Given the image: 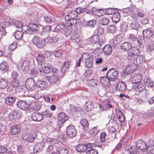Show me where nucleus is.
<instances>
[{
	"mask_svg": "<svg viewBox=\"0 0 154 154\" xmlns=\"http://www.w3.org/2000/svg\"><path fill=\"white\" fill-rule=\"evenodd\" d=\"M20 117V113L17 110H14L12 111L10 113L9 116V119L11 120L19 119Z\"/></svg>",
	"mask_w": 154,
	"mask_h": 154,
	"instance_id": "obj_15",
	"label": "nucleus"
},
{
	"mask_svg": "<svg viewBox=\"0 0 154 154\" xmlns=\"http://www.w3.org/2000/svg\"><path fill=\"white\" fill-rule=\"evenodd\" d=\"M25 85L26 88L29 91H32L36 89L35 79H33L32 78L28 79L26 81Z\"/></svg>",
	"mask_w": 154,
	"mask_h": 154,
	"instance_id": "obj_6",
	"label": "nucleus"
},
{
	"mask_svg": "<svg viewBox=\"0 0 154 154\" xmlns=\"http://www.w3.org/2000/svg\"><path fill=\"white\" fill-rule=\"evenodd\" d=\"M72 65V63L70 61H67L65 62L64 64H63L61 69V71L62 72H64L66 70L64 69L65 67L66 68V69L67 70L70 67V66Z\"/></svg>",
	"mask_w": 154,
	"mask_h": 154,
	"instance_id": "obj_45",
	"label": "nucleus"
},
{
	"mask_svg": "<svg viewBox=\"0 0 154 154\" xmlns=\"http://www.w3.org/2000/svg\"><path fill=\"white\" fill-rule=\"evenodd\" d=\"M22 32H24L26 34H30L31 33V30L30 29V27H29V26L28 25H24L22 26Z\"/></svg>",
	"mask_w": 154,
	"mask_h": 154,
	"instance_id": "obj_44",
	"label": "nucleus"
},
{
	"mask_svg": "<svg viewBox=\"0 0 154 154\" xmlns=\"http://www.w3.org/2000/svg\"><path fill=\"white\" fill-rule=\"evenodd\" d=\"M131 48V44L129 42H125L120 47L121 49L124 51L128 50Z\"/></svg>",
	"mask_w": 154,
	"mask_h": 154,
	"instance_id": "obj_26",
	"label": "nucleus"
},
{
	"mask_svg": "<svg viewBox=\"0 0 154 154\" xmlns=\"http://www.w3.org/2000/svg\"><path fill=\"white\" fill-rule=\"evenodd\" d=\"M51 27L48 26L43 28V31L41 33V35H43L46 33H48L51 31Z\"/></svg>",
	"mask_w": 154,
	"mask_h": 154,
	"instance_id": "obj_56",
	"label": "nucleus"
},
{
	"mask_svg": "<svg viewBox=\"0 0 154 154\" xmlns=\"http://www.w3.org/2000/svg\"><path fill=\"white\" fill-rule=\"evenodd\" d=\"M9 82L7 79L1 78L0 79V89H4L8 85Z\"/></svg>",
	"mask_w": 154,
	"mask_h": 154,
	"instance_id": "obj_22",
	"label": "nucleus"
},
{
	"mask_svg": "<svg viewBox=\"0 0 154 154\" xmlns=\"http://www.w3.org/2000/svg\"><path fill=\"white\" fill-rule=\"evenodd\" d=\"M109 23V20L108 18L104 17L102 18L100 21V24L103 26L106 25Z\"/></svg>",
	"mask_w": 154,
	"mask_h": 154,
	"instance_id": "obj_57",
	"label": "nucleus"
},
{
	"mask_svg": "<svg viewBox=\"0 0 154 154\" xmlns=\"http://www.w3.org/2000/svg\"><path fill=\"white\" fill-rule=\"evenodd\" d=\"M86 150L88 149H93L94 147H98L100 148H102V145H96L94 143H87L85 144Z\"/></svg>",
	"mask_w": 154,
	"mask_h": 154,
	"instance_id": "obj_43",
	"label": "nucleus"
},
{
	"mask_svg": "<svg viewBox=\"0 0 154 154\" xmlns=\"http://www.w3.org/2000/svg\"><path fill=\"white\" fill-rule=\"evenodd\" d=\"M17 106L22 110H25L28 109L29 104L25 101L20 100L17 103Z\"/></svg>",
	"mask_w": 154,
	"mask_h": 154,
	"instance_id": "obj_17",
	"label": "nucleus"
},
{
	"mask_svg": "<svg viewBox=\"0 0 154 154\" xmlns=\"http://www.w3.org/2000/svg\"><path fill=\"white\" fill-rule=\"evenodd\" d=\"M45 58V56L42 54H39L36 57V59L38 63L41 65L44 62V60Z\"/></svg>",
	"mask_w": 154,
	"mask_h": 154,
	"instance_id": "obj_36",
	"label": "nucleus"
},
{
	"mask_svg": "<svg viewBox=\"0 0 154 154\" xmlns=\"http://www.w3.org/2000/svg\"><path fill=\"white\" fill-rule=\"evenodd\" d=\"M51 35L52 36L54 42H57L61 36L60 34H58L56 32H54L53 31L51 32Z\"/></svg>",
	"mask_w": 154,
	"mask_h": 154,
	"instance_id": "obj_38",
	"label": "nucleus"
},
{
	"mask_svg": "<svg viewBox=\"0 0 154 154\" xmlns=\"http://www.w3.org/2000/svg\"><path fill=\"white\" fill-rule=\"evenodd\" d=\"M153 30L150 28L143 30V37L146 38H149L153 35Z\"/></svg>",
	"mask_w": 154,
	"mask_h": 154,
	"instance_id": "obj_20",
	"label": "nucleus"
},
{
	"mask_svg": "<svg viewBox=\"0 0 154 154\" xmlns=\"http://www.w3.org/2000/svg\"><path fill=\"white\" fill-rule=\"evenodd\" d=\"M12 23H13L15 27L17 28H20L23 26L22 23L17 20H13L12 21Z\"/></svg>",
	"mask_w": 154,
	"mask_h": 154,
	"instance_id": "obj_59",
	"label": "nucleus"
},
{
	"mask_svg": "<svg viewBox=\"0 0 154 154\" xmlns=\"http://www.w3.org/2000/svg\"><path fill=\"white\" fill-rule=\"evenodd\" d=\"M106 75V78L108 81L109 82L115 81L118 77V71L114 69H111L107 72Z\"/></svg>",
	"mask_w": 154,
	"mask_h": 154,
	"instance_id": "obj_5",
	"label": "nucleus"
},
{
	"mask_svg": "<svg viewBox=\"0 0 154 154\" xmlns=\"http://www.w3.org/2000/svg\"><path fill=\"white\" fill-rule=\"evenodd\" d=\"M8 68L7 64L5 62H2L0 64V70L3 71V72L7 71Z\"/></svg>",
	"mask_w": 154,
	"mask_h": 154,
	"instance_id": "obj_46",
	"label": "nucleus"
},
{
	"mask_svg": "<svg viewBox=\"0 0 154 154\" xmlns=\"http://www.w3.org/2000/svg\"><path fill=\"white\" fill-rule=\"evenodd\" d=\"M140 24L137 22L134 21L131 23L130 27L132 29L138 30L139 29Z\"/></svg>",
	"mask_w": 154,
	"mask_h": 154,
	"instance_id": "obj_47",
	"label": "nucleus"
},
{
	"mask_svg": "<svg viewBox=\"0 0 154 154\" xmlns=\"http://www.w3.org/2000/svg\"><path fill=\"white\" fill-rule=\"evenodd\" d=\"M134 87L136 91L139 92L142 91L145 89V85L143 83L139 82L138 84H136Z\"/></svg>",
	"mask_w": 154,
	"mask_h": 154,
	"instance_id": "obj_29",
	"label": "nucleus"
},
{
	"mask_svg": "<svg viewBox=\"0 0 154 154\" xmlns=\"http://www.w3.org/2000/svg\"><path fill=\"white\" fill-rule=\"evenodd\" d=\"M143 82L145 84V85L147 87L151 88H154V82L150 79L149 77L146 76L144 78Z\"/></svg>",
	"mask_w": 154,
	"mask_h": 154,
	"instance_id": "obj_16",
	"label": "nucleus"
},
{
	"mask_svg": "<svg viewBox=\"0 0 154 154\" xmlns=\"http://www.w3.org/2000/svg\"><path fill=\"white\" fill-rule=\"evenodd\" d=\"M57 152L58 154H68V151L67 149L64 148L57 150Z\"/></svg>",
	"mask_w": 154,
	"mask_h": 154,
	"instance_id": "obj_60",
	"label": "nucleus"
},
{
	"mask_svg": "<svg viewBox=\"0 0 154 154\" xmlns=\"http://www.w3.org/2000/svg\"><path fill=\"white\" fill-rule=\"evenodd\" d=\"M105 14L104 9H96L95 10L94 14L98 16H101Z\"/></svg>",
	"mask_w": 154,
	"mask_h": 154,
	"instance_id": "obj_50",
	"label": "nucleus"
},
{
	"mask_svg": "<svg viewBox=\"0 0 154 154\" xmlns=\"http://www.w3.org/2000/svg\"><path fill=\"white\" fill-rule=\"evenodd\" d=\"M116 113L120 122H123L124 120L125 116L123 115L121 110L119 109H116Z\"/></svg>",
	"mask_w": 154,
	"mask_h": 154,
	"instance_id": "obj_23",
	"label": "nucleus"
},
{
	"mask_svg": "<svg viewBox=\"0 0 154 154\" xmlns=\"http://www.w3.org/2000/svg\"><path fill=\"white\" fill-rule=\"evenodd\" d=\"M29 62L27 60L24 61L22 63H19L18 65V68H21L23 71L26 72L28 71L29 68Z\"/></svg>",
	"mask_w": 154,
	"mask_h": 154,
	"instance_id": "obj_12",
	"label": "nucleus"
},
{
	"mask_svg": "<svg viewBox=\"0 0 154 154\" xmlns=\"http://www.w3.org/2000/svg\"><path fill=\"white\" fill-rule=\"evenodd\" d=\"M78 16L77 14L75 11H71L69 14L66 16V19H67V18L76 19Z\"/></svg>",
	"mask_w": 154,
	"mask_h": 154,
	"instance_id": "obj_48",
	"label": "nucleus"
},
{
	"mask_svg": "<svg viewBox=\"0 0 154 154\" xmlns=\"http://www.w3.org/2000/svg\"><path fill=\"white\" fill-rule=\"evenodd\" d=\"M99 36L97 35H95L88 39V42L90 44H94L98 40Z\"/></svg>",
	"mask_w": 154,
	"mask_h": 154,
	"instance_id": "obj_24",
	"label": "nucleus"
},
{
	"mask_svg": "<svg viewBox=\"0 0 154 154\" xmlns=\"http://www.w3.org/2000/svg\"><path fill=\"white\" fill-rule=\"evenodd\" d=\"M42 115L43 117L42 119L43 118H50L52 116V114L51 112H49V111L48 110H46L42 112Z\"/></svg>",
	"mask_w": 154,
	"mask_h": 154,
	"instance_id": "obj_53",
	"label": "nucleus"
},
{
	"mask_svg": "<svg viewBox=\"0 0 154 154\" xmlns=\"http://www.w3.org/2000/svg\"><path fill=\"white\" fill-rule=\"evenodd\" d=\"M30 29L31 30V34H35L39 29V27L35 24L32 23L29 24Z\"/></svg>",
	"mask_w": 154,
	"mask_h": 154,
	"instance_id": "obj_32",
	"label": "nucleus"
},
{
	"mask_svg": "<svg viewBox=\"0 0 154 154\" xmlns=\"http://www.w3.org/2000/svg\"><path fill=\"white\" fill-rule=\"evenodd\" d=\"M16 100L14 97H7L5 99V103L9 106L12 105Z\"/></svg>",
	"mask_w": 154,
	"mask_h": 154,
	"instance_id": "obj_25",
	"label": "nucleus"
},
{
	"mask_svg": "<svg viewBox=\"0 0 154 154\" xmlns=\"http://www.w3.org/2000/svg\"><path fill=\"white\" fill-rule=\"evenodd\" d=\"M105 14L109 15L114 14L116 11H117V8H108L104 9Z\"/></svg>",
	"mask_w": 154,
	"mask_h": 154,
	"instance_id": "obj_37",
	"label": "nucleus"
},
{
	"mask_svg": "<svg viewBox=\"0 0 154 154\" xmlns=\"http://www.w3.org/2000/svg\"><path fill=\"white\" fill-rule=\"evenodd\" d=\"M154 50V43L152 42L149 43L146 46V51L147 52H150Z\"/></svg>",
	"mask_w": 154,
	"mask_h": 154,
	"instance_id": "obj_51",
	"label": "nucleus"
},
{
	"mask_svg": "<svg viewBox=\"0 0 154 154\" xmlns=\"http://www.w3.org/2000/svg\"><path fill=\"white\" fill-rule=\"evenodd\" d=\"M20 131V127L19 125H14L12 126L10 131L11 134L15 135L18 133Z\"/></svg>",
	"mask_w": 154,
	"mask_h": 154,
	"instance_id": "obj_28",
	"label": "nucleus"
},
{
	"mask_svg": "<svg viewBox=\"0 0 154 154\" xmlns=\"http://www.w3.org/2000/svg\"><path fill=\"white\" fill-rule=\"evenodd\" d=\"M82 58L85 60V66L88 68H91L92 66L93 57L89 56L87 53H84L82 55Z\"/></svg>",
	"mask_w": 154,
	"mask_h": 154,
	"instance_id": "obj_8",
	"label": "nucleus"
},
{
	"mask_svg": "<svg viewBox=\"0 0 154 154\" xmlns=\"http://www.w3.org/2000/svg\"><path fill=\"white\" fill-rule=\"evenodd\" d=\"M55 21V19L53 16L44 17V21L47 24L53 23Z\"/></svg>",
	"mask_w": 154,
	"mask_h": 154,
	"instance_id": "obj_42",
	"label": "nucleus"
},
{
	"mask_svg": "<svg viewBox=\"0 0 154 154\" xmlns=\"http://www.w3.org/2000/svg\"><path fill=\"white\" fill-rule=\"evenodd\" d=\"M144 62V57L143 55H140L137 56L136 59L133 61V64L131 66L132 70L129 71L127 73H132L133 71L137 69L138 66Z\"/></svg>",
	"mask_w": 154,
	"mask_h": 154,
	"instance_id": "obj_3",
	"label": "nucleus"
},
{
	"mask_svg": "<svg viewBox=\"0 0 154 154\" xmlns=\"http://www.w3.org/2000/svg\"><path fill=\"white\" fill-rule=\"evenodd\" d=\"M131 51L132 52H133V53L136 56H137L138 55H139L140 53V49L137 47H133L132 48H131Z\"/></svg>",
	"mask_w": 154,
	"mask_h": 154,
	"instance_id": "obj_63",
	"label": "nucleus"
},
{
	"mask_svg": "<svg viewBox=\"0 0 154 154\" xmlns=\"http://www.w3.org/2000/svg\"><path fill=\"white\" fill-rule=\"evenodd\" d=\"M138 149L136 146H133L131 147V148L128 149L129 154H137V152Z\"/></svg>",
	"mask_w": 154,
	"mask_h": 154,
	"instance_id": "obj_54",
	"label": "nucleus"
},
{
	"mask_svg": "<svg viewBox=\"0 0 154 154\" xmlns=\"http://www.w3.org/2000/svg\"><path fill=\"white\" fill-rule=\"evenodd\" d=\"M66 20H67V21L66 23V24L67 23L66 26L67 27H71V26L76 23V19L73 18H67V19H66Z\"/></svg>",
	"mask_w": 154,
	"mask_h": 154,
	"instance_id": "obj_35",
	"label": "nucleus"
},
{
	"mask_svg": "<svg viewBox=\"0 0 154 154\" xmlns=\"http://www.w3.org/2000/svg\"><path fill=\"white\" fill-rule=\"evenodd\" d=\"M44 147V143L43 142L37 143L33 148L34 153H37L40 152Z\"/></svg>",
	"mask_w": 154,
	"mask_h": 154,
	"instance_id": "obj_19",
	"label": "nucleus"
},
{
	"mask_svg": "<svg viewBox=\"0 0 154 154\" xmlns=\"http://www.w3.org/2000/svg\"><path fill=\"white\" fill-rule=\"evenodd\" d=\"M104 54L106 55H110L112 53V48L109 45H105L103 48Z\"/></svg>",
	"mask_w": 154,
	"mask_h": 154,
	"instance_id": "obj_30",
	"label": "nucleus"
},
{
	"mask_svg": "<svg viewBox=\"0 0 154 154\" xmlns=\"http://www.w3.org/2000/svg\"><path fill=\"white\" fill-rule=\"evenodd\" d=\"M75 149L77 151L79 152H85L86 151L85 144H79L77 145Z\"/></svg>",
	"mask_w": 154,
	"mask_h": 154,
	"instance_id": "obj_40",
	"label": "nucleus"
},
{
	"mask_svg": "<svg viewBox=\"0 0 154 154\" xmlns=\"http://www.w3.org/2000/svg\"><path fill=\"white\" fill-rule=\"evenodd\" d=\"M59 78V76L58 74L56 72L53 73V75L49 77V80L50 82L53 83L57 81Z\"/></svg>",
	"mask_w": 154,
	"mask_h": 154,
	"instance_id": "obj_34",
	"label": "nucleus"
},
{
	"mask_svg": "<svg viewBox=\"0 0 154 154\" xmlns=\"http://www.w3.org/2000/svg\"><path fill=\"white\" fill-rule=\"evenodd\" d=\"M11 77L12 79L19 80L20 78V76L17 72L13 71L11 72Z\"/></svg>",
	"mask_w": 154,
	"mask_h": 154,
	"instance_id": "obj_52",
	"label": "nucleus"
},
{
	"mask_svg": "<svg viewBox=\"0 0 154 154\" xmlns=\"http://www.w3.org/2000/svg\"><path fill=\"white\" fill-rule=\"evenodd\" d=\"M19 80L12 79L11 82V85L13 87L15 88L18 86Z\"/></svg>",
	"mask_w": 154,
	"mask_h": 154,
	"instance_id": "obj_58",
	"label": "nucleus"
},
{
	"mask_svg": "<svg viewBox=\"0 0 154 154\" xmlns=\"http://www.w3.org/2000/svg\"><path fill=\"white\" fill-rule=\"evenodd\" d=\"M126 84L122 81L119 82L116 87V88L117 91L122 92L124 91L126 89Z\"/></svg>",
	"mask_w": 154,
	"mask_h": 154,
	"instance_id": "obj_18",
	"label": "nucleus"
},
{
	"mask_svg": "<svg viewBox=\"0 0 154 154\" xmlns=\"http://www.w3.org/2000/svg\"><path fill=\"white\" fill-rule=\"evenodd\" d=\"M77 131L74 125H70L66 127V134L69 138L75 137L76 135Z\"/></svg>",
	"mask_w": 154,
	"mask_h": 154,
	"instance_id": "obj_7",
	"label": "nucleus"
},
{
	"mask_svg": "<svg viewBox=\"0 0 154 154\" xmlns=\"http://www.w3.org/2000/svg\"><path fill=\"white\" fill-rule=\"evenodd\" d=\"M99 131V130L97 127H94L90 130L89 131V134L91 135H95L97 134Z\"/></svg>",
	"mask_w": 154,
	"mask_h": 154,
	"instance_id": "obj_55",
	"label": "nucleus"
},
{
	"mask_svg": "<svg viewBox=\"0 0 154 154\" xmlns=\"http://www.w3.org/2000/svg\"><path fill=\"white\" fill-rule=\"evenodd\" d=\"M39 72H43L45 74H48L51 72H52L53 68L49 64L45 65L41 68H38Z\"/></svg>",
	"mask_w": 154,
	"mask_h": 154,
	"instance_id": "obj_10",
	"label": "nucleus"
},
{
	"mask_svg": "<svg viewBox=\"0 0 154 154\" xmlns=\"http://www.w3.org/2000/svg\"><path fill=\"white\" fill-rule=\"evenodd\" d=\"M112 107V105L111 103L109 100H108L106 102H105L103 106L100 105H99V108L100 112L104 110H109Z\"/></svg>",
	"mask_w": 154,
	"mask_h": 154,
	"instance_id": "obj_14",
	"label": "nucleus"
},
{
	"mask_svg": "<svg viewBox=\"0 0 154 154\" xmlns=\"http://www.w3.org/2000/svg\"><path fill=\"white\" fill-rule=\"evenodd\" d=\"M128 38L133 42L137 41L139 44V46L140 48H142L143 47V45L142 44V40L141 39H137V35L133 34H128Z\"/></svg>",
	"mask_w": 154,
	"mask_h": 154,
	"instance_id": "obj_13",
	"label": "nucleus"
},
{
	"mask_svg": "<svg viewBox=\"0 0 154 154\" xmlns=\"http://www.w3.org/2000/svg\"><path fill=\"white\" fill-rule=\"evenodd\" d=\"M142 79V75L138 73L133 74L131 78V81L133 84H137Z\"/></svg>",
	"mask_w": 154,
	"mask_h": 154,
	"instance_id": "obj_11",
	"label": "nucleus"
},
{
	"mask_svg": "<svg viewBox=\"0 0 154 154\" xmlns=\"http://www.w3.org/2000/svg\"><path fill=\"white\" fill-rule=\"evenodd\" d=\"M58 119L59 121L63 122L66 121L68 119V116L64 112H60L58 115Z\"/></svg>",
	"mask_w": 154,
	"mask_h": 154,
	"instance_id": "obj_27",
	"label": "nucleus"
},
{
	"mask_svg": "<svg viewBox=\"0 0 154 154\" xmlns=\"http://www.w3.org/2000/svg\"><path fill=\"white\" fill-rule=\"evenodd\" d=\"M116 27L115 25H111L108 27V31L109 33H113L116 31Z\"/></svg>",
	"mask_w": 154,
	"mask_h": 154,
	"instance_id": "obj_61",
	"label": "nucleus"
},
{
	"mask_svg": "<svg viewBox=\"0 0 154 154\" xmlns=\"http://www.w3.org/2000/svg\"><path fill=\"white\" fill-rule=\"evenodd\" d=\"M38 72H39L38 69V70H35V69H32L30 70V73L32 76H33L34 78L33 79H35V77L37 78L36 75Z\"/></svg>",
	"mask_w": 154,
	"mask_h": 154,
	"instance_id": "obj_62",
	"label": "nucleus"
},
{
	"mask_svg": "<svg viewBox=\"0 0 154 154\" xmlns=\"http://www.w3.org/2000/svg\"><path fill=\"white\" fill-rule=\"evenodd\" d=\"M80 123L84 131H87L88 130L89 125L88 121L86 119H83L80 121Z\"/></svg>",
	"mask_w": 154,
	"mask_h": 154,
	"instance_id": "obj_41",
	"label": "nucleus"
},
{
	"mask_svg": "<svg viewBox=\"0 0 154 154\" xmlns=\"http://www.w3.org/2000/svg\"><path fill=\"white\" fill-rule=\"evenodd\" d=\"M35 80L36 89L39 91L40 90H44L47 89L48 87V82L45 81L41 80L38 79L36 77H35Z\"/></svg>",
	"mask_w": 154,
	"mask_h": 154,
	"instance_id": "obj_2",
	"label": "nucleus"
},
{
	"mask_svg": "<svg viewBox=\"0 0 154 154\" xmlns=\"http://www.w3.org/2000/svg\"><path fill=\"white\" fill-rule=\"evenodd\" d=\"M42 115L38 112L33 113L32 115V118L33 120L38 122L42 119Z\"/></svg>",
	"mask_w": 154,
	"mask_h": 154,
	"instance_id": "obj_21",
	"label": "nucleus"
},
{
	"mask_svg": "<svg viewBox=\"0 0 154 154\" xmlns=\"http://www.w3.org/2000/svg\"><path fill=\"white\" fill-rule=\"evenodd\" d=\"M23 35V32L19 30L16 31L14 34V37L17 39H20L22 38Z\"/></svg>",
	"mask_w": 154,
	"mask_h": 154,
	"instance_id": "obj_49",
	"label": "nucleus"
},
{
	"mask_svg": "<svg viewBox=\"0 0 154 154\" xmlns=\"http://www.w3.org/2000/svg\"><path fill=\"white\" fill-rule=\"evenodd\" d=\"M136 146L137 148L142 151L145 152L148 150L147 146L145 143L141 140H139L136 143Z\"/></svg>",
	"mask_w": 154,
	"mask_h": 154,
	"instance_id": "obj_9",
	"label": "nucleus"
},
{
	"mask_svg": "<svg viewBox=\"0 0 154 154\" xmlns=\"http://www.w3.org/2000/svg\"><path fill=\"white\" fill-rule=\"evenodd\" d=\"M93 102L90 101H87L85 104V109L87 112H89L93 109L94 107Z\"/></svg>",
	"mask_w": 154,
	"mask_h": 154,
	"instance_id": "obj_33",
	"label": "nucleus"
},
{
	"mask_svg": "<svg viewBox=\"0 0 154 154\" xmlns=\"http://www.w3.org/2000/svg\"><path fill=\"white\" fill-rule=\"evenodd\" d=\"M96 21L94 20H91L88 21L85 24V26L86 27L89 28H94L95 25Z\"/></svg>",
	"mask_w": 154,
	"mask_h": 154,
	"instance_id": "obj_39",
	"label": "nucleus"
},
{
	"mask_svg": "<svg viewBox=\"0 0 154 154\" xmlns=\"http://www.w3.org/2000/svg\"><path fill=\"white\" fill-rule=\"evenodd\" d=\"M36 137L35 133L33 131L29 133H23L21 135V138L23 141L28 143L33 142Z\"/></svg>",
	"mask_w": 154,
	"mask_h": 154,
	"instance_id": "obj_1",
	"label": "nucleus"
},
{
	"mask_svg": "<svg viewBox=\"0 0 154 154\" xmlns=\"http://www.w3.org/2000/svg\"><path fill=\"white\" fill-rule=\"evenodd\" d=\"M98 151L93 149H88L86 152V154H98Z\"/></svg>",
	"mask_w": 154,
	"mask_h": 154,
	"instance_id": "obj_64",
	"label": "nucleus"
},
{
	"mask_svg": "<svg viewBox=\"0 0 154 154\" xmlns=\"http://www.w3.org/2000/svg\"><path fill=\"white\" fill-rule=\"evenodd\" d=\"M120 19V13L117 11L113 14L112 18V22L113 23H116L119 22Z\"/></svg>",
	"mask_w": 154,
	"mask_h": 154,
	"instance_id": "obj_31",
	"label": "nucleus"
},
{
	"mask_svg": "<svg viewBox=\"0 0 154 154\" xmlns=\"http://www.w3.org/2000/svg\"><path fill=\"white\" fill-rule=\"evenodd\" d=\"M54 32L64 33L66 35H69L71 33L70 30L67 28L66 25L60 24L56 26Z\"/></svg>",
	"mask_w": 154,
	"mask_h": 154,
	"instance_id": "obj_4",
	"label": "nucleus"
}]
</instances>
